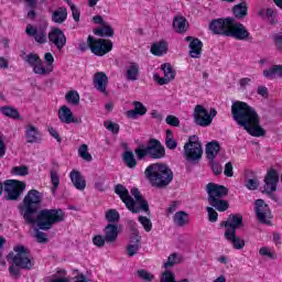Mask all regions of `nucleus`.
Segmentation results:
<instances>
[{"instance_id": "1", "label": "nucleus", "mask_w": 282, "mask_h": 282, "mask_svg": "<svg viewBox=\"0 0 282 282\" xmlns=\"http://www.w3.org/2000/svg\"><path fill=\"white\" fill-rule=\"evenodd\" d=\"M41 202H43V195L36 189H31L24 196L22 204L18 206V210L23 216L25 224L37 226L34 229L37 243H47V234L41 230H52V226L65 221L66 215L61 208L39 212Z\"/></svg>"}, {"instance_id": "2", "label": "nucleus", "mask_w": 282, "mask_h": 282, "mask_svg": "<svg viewBox=\"0 0 282 282\" xmlns=\"http://www.w3.org/2000/svg\"><path fill=\"white\" fill-rule=\"evenodd\" d=\"M231 116L239 127H242L249 135L261 138L265 135V130L261 128L259 115L254 108L247 102L236 100L231 105Z\"/></svg>"}, {"instance_id": "3", "label": "nucleus", "mask_w": 282, "mask_h": 282, "mask_svg": "<svg viewBox=\"0 0 282 282\" xmlns=\"http://www.w3.org/2000/svg\"><path fill=\"white\" fill-rule=\"evenodd\" d=\"M209 30L213 34H219L221 36H230L237 41H247L250 39V32L248 29L238 22L235 18H220L213 20L209 23Z\"/></svg>"}, {"instance_id": "4", "label": "nucleus", "mask_w": 282, "mask_h": 282, "mask_svg": "<svg viewBox=\"0 0 282 282\" xmlns=\"http://www.w3.org/2000/svg\"><path fill=\"white\" fill-rule=\"evenodd\" d=\"M144 175L154 188H166L175 177L171 166L162 162L150 164L145 169Z\"/></svg>"}, {"instance_id": "5", "label": "nucleus", "mask_w": 282, "mask_h": 282, "mask_svg": "<svg viewBox=\"0 0 282 282\" xmlns=\"http://www.w3.org/2000/svg\"><path fill=\"white\" fill-rule=\"evenodd\" d=\"M14 253H9V257L12 259L13 264L9 267V274L13 279H21V270H32L34 268V262L30 256V249L25 246H17L13 248Z\"/></svg>"}, {"instance_id": "6", "label": "nucleus", "mask_w": 282, "mask_h": 282, "mask_svg": "<svg viewBox=\"0 0 282 282\" xmlns=\"http://www.w3.org/2000/svg\"><path fill=\"white\" fill-rule=\"evenodd\" d=\"M207 202L212 208L218 210V213H226L230 208L228 200L224 197L228 196V187L215 183H208L206 186Z\"/></svg>"}, {"instance_id": "7", "label": "nucleus", "mask_w": 282, "mask_h": 282, "mask_svg": "<svg viewBox=\"0 0 282 282\" xmlns=\"http://www.w3.org/2000/svg\"><path fill=\"white\" fill-rule=\"evenodd\" d=\"M134 153L139 162L147 160V158H150V160H162V158H166V149L158 139H150L148 147L140 145L135 148Z\"/></svg>"}, {"instance_id": "8", "label": "nucleus", "mask_w": 282, "mask_h": 282, "mask_svg": "<svg viewBox=\"0 0 282 282\" xmlns=\"http://www.w3.org/2000/svg\"><path fill=\"white\" fill-rule=\"evenodd\" d=\"M79 52H87L90 50L95 56H105V54H109L111 50H113V43L110 40L105 39H94V36L89 35L87 42H80L78 46Z\"/></svg>"}, {"instance_id": "9", "label": "nucleus", "mask_w": 282, "mask_h": 282, "mask_svg": "<svg viewBox=\"0 0 282 282\" xmlns=\"http://www.w3.org/2000/svg\"><path fill=\"white\" fill-rule=\"evenodd\" d=\"M184 159L189 164H199L204 150L202 149V142L197 135H191L188 141L184 144Z\"/></svg>"}, {"instance_id": "10", "label": "nucleus", "mask_w": 282, "mask_h": 282, "mask_svg": "<svg viewBox=\"0 0 282 282\" xmlns=\"http://www.w3.org/2000/svg\"><path fill=\"white\" fill-rule=\"evenodd\" d=\"M25 191V183L17 180H8L4 182V198L8 202H17Z\"/></svg>"}, {"instance_id": "11", "label": "nucleus", "mask_w": 282, "mask_h": 282, "mask_svg": "<svg viewBox=\"0 0 282 282\" xmlns=\"http://www.w3.org/2000/svg\"><path fill=\"white\" fill-rule=\"evenodd\" d=\"M217 116V110L212 108L209 113L202 105H197L194 109V121L198 127H210L213 118Z\"/></svg>"}, {"instance_id": "12", "label": "nucleus", "mask_w": 282, "mask_h": 282, "mask_svg": "<svg viewBox=\"0 0 282 282\" xmlns=\"http://www.w3.org/2000/svg\"><path fill=\"white\" fill-rule=\"evenodd\" d=\"M23 61L33 69L37 76H50V69H45V63L36 53H30L23 57Z\"/></svg>"}, {"instance_id": "13", "label": "nucleus", "mask_w": 282, "mask_h": 282, "mask_svg": "<svg viewBox=\"0 0 282 282\" xmlns=\"http://www.w3.org/2000/svg\"><path fill=\"white\" fill-rule=\"evenodd\" d=\"M115 193L120 197L121 202H123V204L126 205L128 210H130V213H133V214L140 213V209L135 207V200L133 199V197H131V195L129 194V189H127L124 185L122 184L116 185Z\"/></svg>"}, {"instance_id": "14", "label": "nucleus", "mask_w": 282, "mask_h": 282, "mask_svg": "<svg viewBox=\"0 0 282 282\" xmlns=\"http://www.w3.org/2000/svg\"><path fill=\"white\" fill-rule=\"evenodd\" d=\"M279 184V173L276 170L271 169L268 171L264 177V191L262 193H267L271 199L276 200V195L273 193L276 191V185Z\"/></svg>"}, {"instance_id": "15", "label": "nucleus", "mask_w": 282, "mask_h": 282, "mask_svg": "<svg viewBox=\"0 0 282 282\" xmlns=\"http://www.w3.org/2000/svg\"><path fill=\"white\" fill-rule=\"evenodd\" d=\"M256 215L260 224H270V220L272 219V212H270V207L263 199L256 200Z\"/></svg>"}, {"instance_id": "16", "label": "nucleus", "mask_w": 282, "mask_h": 282, "mask_svg": "<svg viewBox=\"0 0 282 282\" xmlns=\"http://www.w3.org/2000/svg\"><path fill=\"white\" fill-rule=\"evenodd\" d=\"M220 226L226 228L225 232H237V228L243 226V216L241 214H231L227 220L223 221Z\"/></svg>"}, {"instance_id": "17", "label": "nucleus", "mask_w": 282, "mask_h": 282, "mask_svg": "<svg viewBox=\"0 0 282 282\" xmlns=\"http://www.w3.org/2000/svg\"><path fill=\"white\" fill-rule=\"evenodd\" d=\"M48 41L61 52L67 45V37L63 30L55 28L48 33Z\"/></svg>"}, {"instance_id": "18", "label": "nucleus", "mask_w": 282, "mask_h": 282, "mask_svg": "<svg viewBox=\"0 0 282 282\" xmlns=\"http://www.w3.org/2000/svg\"><path fill=\"white\" fill-rule=\"evenodd\" d=\"M94 87L100 94H105L107 96V86L109 85V77L105 72H97L93 78Z\"/></svg>"}, {"instance_id": "19", "label": "nucleus", "mask_w": 282, "mask_h": 282, "mask_svg": "<svg viewBox=\"0 0 282 282\" xmlns=\"http://www.w3.org/2000/svg\"><path fill=\"white\" fill-rule=\"evenodd\" d=\"M185 41L189 43V56L191 58H202V47H204V43L197 37L187 36Z\"/></svg>"}, {"instance_id": "20", "label": "nucleus", "mask_w": 282, "mask_h": 282, "mask_svg": "<svg viewBox=\"0 0 282 282\" xmlns=\"http://www.w3.org/2000/svg\"><path fill=\"white\" fill-rule=\"evenodd\" d=\"M124 78L128 82L135 83L140 78V64L135 62H128L126 67Z\"/></svg>"}, {"instance_id": "21", "label": "nucleus", "mask_w": 282, "mask_h": 282, "mask_svg": "<svg viewBox=\"0 0 282 282\" xmlns=\"http://www.w3.org/2000/svg\"><path fill=\"white\" fill-rule=\"evenodd\" d=\"M28 36H32L36 43L41 45L47 43V32L45 30H36L32 24H29L25 30Z\"/></svg>"}, {"instance_id": "22", "label": "nucleus", "mask_w": 282, "mask_h": 282, "mask_svg": "<svg viewBox=\"0 0 282 282\" xmlns=\"http://www.w3.org/2000/svg\"><path fill=\"white\" fill-rule=\"evenodd\" d=\"M161 69L164 76L162 77V79H160V85H169V83L175 80L176 72L175 68H173V65H171V63L162 64Z\"/></svg>"}, {"instance_id": "23", "label": "nucleus", "mask_w": 282, "mask_h": 282, "mask_svg": "<svg viewBox=\"0 0 282 282\" xmlns=\"http://www.w3.org/2000/svg\"><path fill=\"white\" fill-rule=\"evenodd\" d=\"M131 195L134 196L135 203L139 204V206H135V208L139 209V213L143 210V213H147V215H151V209H149V202L142 197L140 189L133 187L131 189Z\"/></svg>"}, {"instance_id": "24", "label": "nucleus", "mask_w": 282, "mask_h": 282, "mask_svg": "<svg viewBox=\"0 0 282 282\" xmlns=\"http://www.w3.org/2000/svg\"><path fill=\"white\" fill-rule=\"evenodd\" d=\"M225 239L231 243L235 250H243L246 248V240L237 236V231L225 232Z\"/></svg>"}, {"instance_id": "25", "label": "nucleus", "mask_w": 282, "mask_h": 282, "mask_svg": "<svg viewBox=\"0 0 282 282\" xmlns=\"http://www.w3.org/2000/svg\"><path fill=\"white\" fill-rule=\"evenodd\" d=\"M104 237L107 243H116L118 240V225L108 224L104 229Z\"/></svg>"}, {"instance_id": "26", "label": "nucleus", "mask_w": 282, "mask_h": 282, "mask_svg": "<svg viewBox=\"0 0 282 282\" xmlns=\"http://www.w3.org/2000/svg\"><path fill=\"white\" fill-rule=\"evenodd\" d=\"M59 122H63L64 124H72V122H76L74 120V112H72V109L67 106H62L57 112Z\"/></svg>"}, {"instance_id": "27", "label": "nucleus", "mask_w": 282, "mask_h": 282, "mask_svg": "<svg viewBox=\"0 0 282 282\" xmlns=\"http://www.w3.org/2000/svg\"><path fill=\"white\" fill-rule=\"evenodd\" d=\"M70 182H73V185L77 191H83L87 187V182L83 177V174L78 172V170H73L69 174Z\"/></svg>"}, {"instance_id": "28", "label": "nucleus", "mask_w": 282, "mask_h": 282, "mask_svg": "<svg viewBox=\"0 0 282 282\" xmlns=\"http://www.w3.org/2000/svg\"><path fill=\"white\" fill-rule=\"evenodd\" d=\"M133 105H134V109L133 110H128L126 112V116L128 118H131L132 120H135V118H138V116H144L147 113V106H144L142 102L133 101Z\"/></svg>"}, {"instance_id": "29", "label": "nucleus", "mask_w": 282, "mask_h": 282, "mask_svg": "<svg viewBox=\"0 0 282 282\" xmlns=\"http://www.w3.org/2000/svg\"><path fill=\"white\" fill-rule=\"evenodd\" d=\"M219 151H221V145H219L218 141H210L206 144L205 153L207 159L215 160Z\"/></svg>"}, {"instance_id": "30", "label": "nucleus", "mask_w": 282, "mask_h": 282, "mask_svg": "<svg viewBox=\"0 0 282 282\" xmlns=\"http://www.w3.org/2000/svg\"><path fill=\"white\" fill-rule=\"evenodd\" d=\"M121 160L128 169H135V166H138V159H135L133 151H124L121 155Z\"/></svg>"}, {"instance_id": "31", "label": "nucleus", "mask_w": 282, "mask_h": 282, "mask_svg": "<svg viewBox=\"0 0 282 282\" xmlns=\"http://www.w3.org/2000/svg\"><path fill=\"white\" fill-rule=\"evenodd\" d=\"M25 138L29 144H34L41 142V137H39V129L34 126H29L25 130Z\"/></svg>"}, {"instance_id": "32", "label": "nucleus", "mask_w": 282, "mask_h": 282, "mask_svg": "<svg viewBox=\"0 0 282 282\" xmlns=\"http://www.w3.org/2000/svg\"><path fill=\"white\" fill-rule=\"evenodd\" d=\"M52 21L53 23H65L67 21V8L59 7L55 11L52 12Z\"/></svg>"}, {"instance_id": "33", "label": "nucleus", "mask_w": 282, "mask_h": 282, "mask_svg": "<svg viewBox=\"0 0 282 282\" xmlns=\"http://www.w3.org/2000/svg\"><path fill=\"white\" fill-rule=\"evenodd\" d=\"M169 52V45L166 44V41H159L152 44L151 46V53L154 56H164Z\"/></svg>"}, {"instance_id": "34", "label": "nucleus", "mask_w": 282, "mask_h": 282, "mask_svg": "<svg viewBox=\"0 0 282 282\" xmlns=\"http://www.w3.org/2000/svg\"><path fill=\"white\" fill-rule=\"evenodd\" d=\"M262 76L270 79L282 78V65H273L269 69H264Z\"/></svg>"}, {"instance_id": "35", "label": "nucleus", "mask_w": 282, "mask_h": 282, "mask_svg": "<svg viewBox=\"0 0 282 282\" xmlns=\"http://www.w3.org/2000/svg\"><path fill=\"white\" fill-rule=\"evenodd\" d=\"M173 221L175 226H178V228H184V226L188 224V214L183 210L176 212L173 217Z\"/></svg>"}, {"instance_id": "36", "label": "nucleus", "mask_w": 282, "mask_h": 282, "mask_svg": "<svg viewBox=\"0 0 282 282\" xmlns=\"http://www.w3.org/2000/svg\"><path fill=\"white\" fill-rule=\"evenodd\" d=\"M0 111L3 116H6V118H11L12 120H19V118H21L19 110L12 106L1 107Z\"/></svg>"}, {"instance_id": "37", "label": "nucleus", "mask_w": 282, "mask_h": 282, "mask_svg": "<svg viewBox=\"0 0 282 282\" xmlns=\"http://www.w3.org/2000/svg\"><path fill=\"white\" fill-rule=\"evenodd\" d=\"M186 18L184 17H175L174 21H173V28L175 30V32H177L178 34H184V32H186Z\"/></svg>"}, {"instance_id": "38", "label": "nucleus", "mask_w": 282, "mask_h": 282, "mask_svg": "<svg viewBox=\"0 0 282 282\" xmlns=\"http://www.w3.org/2000/svg\"><path fill=\"white\" fill-rule=\"evenodd\" d=\"M232 12L236 19H246L248 17V7L243 2L236 4L232 8Z\"/></svg>"}, {"instance_id": "39", "label": "nucleus", "mask_w": 282, "mask_h": 282, "mask_svg": "<svg viewBox=\"0 0 282 282\" xmlns=\"http://www.w3.org/2000/svg\"><path fill=\"white\" fill-rule=\"evenodd\" d=\"M94 34H96V36H101V37H105V36L111 37L116 33L113 31V28H111V25L105 24L102 28H98L97 30H95Z\"/></svg>"}, {"instance_id": "40", "label": "nucleus", "mask_w": 282, "mask_h": 282, "mask_svg": "<svg viewBox=\"0 0 282 282\" xmlns=\"http://www.w3.org/2000/svg\"><path fill=\"white\" fill-rule=\"evenodd\" d=\"M66 102L68 105L78 106L80 105V95L76 90H70L65 95Z\"/></svg>"}, {"instance_id": "41", "label": "nucleus", "mask_w": 282, "mask_h": 282, "mask_svg": "<svg viewBox=\"0 0 282 282\" xmlns=\"http://www.w3.org/2000/svg\"><path fill=\"white\" fill-rule=\"evenodd\" d=\"M252 178L246 180V188L248 191H257L259 188V177H257V174L254 172H249Z\"/></svg>"}, {"instance_id": "42", "label": "nucleus", "mask_w": 282, "mask_h": 282, "mask_svg": "<svg viewBox=\"0 0 282 282\" xmlns=\"http://www.w3.org/2000/svg\"><path fill=\"white\" fill-rule=\"evenodd\" d=\"M165 147L171 151H175V149H177V141L173 137V132L171 130H166Z\"/></svg>"}, {"instance_id": "43", "label": "nucleus", "mask_w": 282, "mask_h": 282, "mask_svg": "<svg viewBox=\"0 0 282 282\" xmlns=\"http://www.w3.org/2000/svg\"><path fill=\"white\" fill-rule=\"evenodd\" d=\"M78 155H79V158H82V160H85V162H91V160H94V158L89 153V149H88L87 144H82L79 147Z\"/></svg>"}, {"instance_id": "44", "label": "nucleus", "mask_w": 282, "mask_h": 282, "mask_svg": "<svg viewBox=\"0 0 282 282\" xmlns=\"http://www.w3.org/2000/svg\"><path fill=\"white\" fill-rule=\"evenodd\" d=\"M106 219L109 224H118L120 221V214L116 209H109L106 212Z\"/></svg>"}, {"instance_id": "45", "label": "nucleus", "mask_w": 282, "mask_h": 282, "mask_svg": "<svg viewBox=\"0 0 282 282\" xmlns=\"http://www.w3.org/2000/svg\"><path fill=\"white\" fill-rule=\"evenodd\" d=\"M51 182L53 184L52 193L53 195H56V191L61 184V177L58 176V172H56V170L51 171Z\"/></svg>"}, {"instance_id": "46", "label": "nucleus", "mask_w": 282, "mask_h": 282, "mask_svg": "<svg viewBox=\"0 0 282 282\" xmlns=\"http://www.w3.org/2000/svg\"><path fill=\"white\" fill-rule=\"evenodd\" d=\"M139 223L143 226L145 232H151L153 228V223L147 216H139Z\"/></svg>"}, {"instance_id": "47", "label": "nucleus", "mask_w": 282, "mask_h": 282, "mask_svg": "<svg viewBox=\"0 0 282 282\" xmlns=\"http://www.w3.org/2000/svg\"><path fill=\"white\" fill-rule=\"evenodd\" d=\"M44 61L46 63L45 69H50L48 74H52L54 72V55L52 53H45Z\"/></svg>"}, {"instance_id": "48", "label": "nucleus", "mask_w": 282, "mask_h": 282, "mask_svg": "<svg viewBox=\"0 0 282 282\" xmlns=\"http://www.w3.org/2000/svg\"><path fill=\"white\" fill-rule=\"evenodd\" d=\"M104 127L108 131H111V133H113L115 135H117V133H120V124L115 123L113 121H105Z\"/></svg>"}, {"instance_id": "49", "label": "nucleus", "mask_w": 282, "mask_h": 282, "mask_svg": "<svg viewBox=\"0 0 282 282\" xmlns=\"http://www.w3.org/2000/svg\"><path fill=\"white\" fill-rule=\"evenodd\" d=\"M137 274L139 279H142L143 281H147V282H151L153 279H155L153 274L149 273V271L144 269L138 270Z\"/></svg>"}, {"instance_id": "50", "label": "nucleus", "mask_w": 282, "mask_h": 282, "mask_svg": "<svg viewBox=\"0 0 282 282\" xmlns=\"http://www.w3.org/2000/svg\"><path fill=\"white\" fill-rule=\"evenodd\" d=\"M141 246L139 243H130L127 247L128 257H135L138 254V250H140Z\"/></svg>"}, {"instance_id": "51", "label": "nucleus", "mask_w": 282, "mask_h": 282, "mask_svg": "<svg viewBox=\"0 0 282 282\" xmlns=\"http://www.w3.org/2000/svg\"><path fill=\"white\" fill-rule=\"evenodd\" d=\"M175 263H180V260H177V253H172L169 256L167 261L163 264V267L173 268Z\"/></svg>"}, {"instance_id": "52", "label": "nucleus", "mask_w": 282, "mask_h": 282, "mask_svg": "<svg viewBox=\"0 0 282 282\" xmlns=\"http://www.w3.org/2000/svg\"><path fill=\"white\" fill-rule=\"evenodd\" d=\"M210 161V166L212 171L215 175H221L224 167H221V164H219L215 159L209 160Z\"/></svg>"}, {"instance_id": "53", "label": "nucleus", "mask_w": 282, "mask_h": 282, "mask_svg": "<svg viewBox=\"0 0 282 282\" xmlns=\"http://www.w3.org/2000/svg\"><path fill=\"white\" fill-rule=\"evenodd\" d=\"M12 173L13 175H28V173H30V170L28 169V166H14L12 169Z\"/></svg>"}, {"instance_id": "54", "label": "nucleus", "mask_w": 282, "mask_h": 282, "mask_svg": "<svg viewBox=\"0 0 282 282\" xmlns=\"http://www.w3.org/2000/svg\"><path fill=\"white\" fill-rule=\"evenodd\" d=\"M207 215H208V219L212 224H215V221H217V219L219 217V214H217V212L213 207H207Z\"/></svg>"}, {"instance_id": "55", "label": "nucleus", "mask_w": 282, "mask_h": 282, "mask_svg": "<svg viewBox=\"0 0 282 282\" xmlns=\"http://www.w3.org/2000/svg\"><path fill=\"white\" fill-rule=\"evenodd\" d=\"M166 124H170V127H180V119L173 115H169L165 118Z\"/></svg>"}, {"instance_id": "56", "label": "nucleus", "mask_w": 282, "mask_h": 282, "mask_svg": "<svg viewBox=\"0 0 282 282\" xmlns=\"http://www.w3.org/2000/svg\"><path fill=\"white\" fill-rule=\"evenodd\" d=\"M273 43L279 52H282V35L279 33H275L272 35Z\"/></svg>"}, {"instance_id": "57", "label": "nucleus", "mask_w": 282, "mask_h": 282, "mask_svg": "<svg viewBox=\"0 0 282 282\" xmlns=\"http://www.w3.org/2000/svg\"><path fill=\"white\" fill-rule=\"evenodd\" d=\"M161 282H175V274L171 271L163 272Z\"/></svg>"}, {"instance_id": "58", "label": "nucleus", "mask_w": 282, "mask_h": 282, "mask_svg": "<svg viewBox=\"0 0 282 282\" xmlns=\"http://www.w3.org/2000/svg\"><path fill=\"white\" fill-rule=\"evenodd\" d=\"M106 241L107 240L105 239V236L102 237L101 235L95 236L93 238V243L94 246H97V248H102Z\"/></svg>"}, {"instance_id": "59", "label": "nucleus", "mask_w": 282, "mask_h": 282, "mask_svg": "<svg viewBox=\"0 0 282 282\" xmlns=\"http://www.w3.org/2000/svg\"><path fill=\"white\" fill-rule=\"evenodd\" d=\"M259 253L261 254V257H269V259H276V256L270 252V248L268 247L260 248Z\"/></svg>"}, {"instance_id": "60", "label": "nucleus", "mask_w": 282, "mask_h": 282, "mask_svg": "<svg viewBox=\"0 0 282 282\" xmlns=\"http://www.w3.org/2000/svg\"><path fill=\"white\" fill-rule=\"evenodd\" d=\"M96 191L105 193V176H100L98 181L95 182Z\"/></svg>"}, {"instance_id": "61", "label": "nucleus", "mask_w": 282, "mask_h": 282, "mask_svg": "<svg viewBox=\"0 0 282 282\" xmlns=\"http://www.w3.org/2000/svg\"><path fill=\"white\" fill-rule=\"evenodd\" d=\"M224 174L226 175V177H232V175H235V173L232 172L231 162L226 163Z\"/></svg>"}, {"instance_id": "62", "label": "nucleus", "mask_w": 282, "mask_h": 282, "mask_svg": "<svg viewBox=\"0 0 282 282\" xmlns=\"http://www.w3.org/2000/svg\"><path fill=\"white\" fill-rule=\"evenodd\" d=\"M48 133L54 138L57 142H62L61 134H58V131H56L54 128H48Z\"/></svg>"}, {"instance_id": "63", "label": "nucleus", "mask_w": 282, "mask_h": 282, "mask_svg": "<svg viewBox=\"0 0 282 282\" xmlns=\"http://www.w3.org/2000/svg\"><path fill=\"white\" fill-rule=\"evenodd\" d=\"M141 237L138 234V230H134L132 237L130 238L131 243H138L140 246Z\"/></svg>"}, {"instance_id": "64", "label": "nucleus", "mask_w": 282, "mask_h": 282, "mask_svg": "<svg viewBox=\"0 0 282 282\" xmlns=\"http://www.w3.org/2000/svg\"><path fill=\"white\" fill-rule=\"evenodd\" d=\"M258 95L262 96V98H268V87L265 86H259L258 87Z\"/></svg>"}]
</instances>
